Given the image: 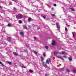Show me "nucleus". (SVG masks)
<instances>
[{"mask_svg": "<svg viewBox=\"0 0 76 76\" xmlns=\"http://www.w3.org/2000/svg\"><path fill=\"white\" fill-rule=\"evenodd\" d=\"M16 18L18 19H20L23 18V16L21 14H19L17 16Z\"/></svg>", "mask_w": 76, "mask_h": 76, "instance_id": "obj_1", "label": "nucleus"}, {"mask_svg": "<svg viewBox=\"0 0 76 76\" xmlns=\"http://www.w3.org/2000/svg\"><path fill=\"white\" fill-rule=\"evenodd\" d=\"M46 63H47L48 64H50V63H51V59L47 60L46 61Z\"/></svg>", "mask_w": 76, "mask_h": 76, "instance_id": "obj_2", "label": "nucleus"}, {"mask_svg": "<svg viewBox=\"0 0 76 76\" xmlns=\"http://www.w3.org/2000/svg\"><path fill=\"white\" fill-rule=\"evenodd\" d=\"M56 24L58 31H59V32H60V26H59L58 24L57 23H56Z\"/></svg>", "mask_w": 76, "mask_h": 76, "instance_id": "obj_3", "label": "nucleus"}, {"mask_svg": "<svg viewBox=\"0 0 76 76\" xmlns=\"http://www.w3.org/2000/svg\"><path fill=\"white\" fill-rule=\"evenodd\" d=\"M56 42L54 40H53L52 43V45H56Z\"/></svg>", "mask_w": 76, "mask_h": 76, "instance_id": "obj_4", "label": "nucleus"}, {"mask_svg": "<svg viewBox=\"0 0 76 76\" xmlns=\"http://www.w3.org/2000/svg\"><path fill=\"white\" fill-rule=\"evenodd\" d=\"M58 53H59L60 54H61V53H59L58 52H55L53 53V54H54V55H56L57 54H58Z\"/></svg>", "mask_w": 76, "mask_h": 76, "instance_id": "obj_5", "label": "nucleus"}, {"mask_svg": "<svg viewBox=\"0 0 76 76\" xmlns=\"http://www.w3.org/2000/svg\"><path fill=\"white\" fill-rule=\"evenodd\" d=\"M57 58H60V59H61V60H64V59H63V58L61 57V56H57Z\"/></svg>", "mask_w": 76, "mask_h": 76, "instance_id": "obj_6", "label": "nucleus"}, {"mask_svg": "<svg viewBox=\"0 0 76 76\" xmlns=\"http://www.w3.org/2000/svg\"><path fill=\"white\" fill-rule=\"evenodd\" d=\"M23 28H24V29H27V27H26V26L25 25H23Z\"/></svg>", "mask_w": 76, "mask_h": 76, "instance_id": "obj_7", "label": "nucleus"}, {"mask_svg": "<svg viewBox=\"0 0 76 76\" xmlns=\"http://www.w3.org/2000/svg\"><path fill=\"white\" fill-rule=\"evenodd\" d=\"M42 64L44 66H47V65L46 64V63H44V62H42Z\"/></svg>", "mask_w": 76, "mask_h": 76, "instance_id": "obj_8", "label": "nucleus"}, {"mask_svg": "<svg viewBox=\"0 0 76 76\" xmlns=\"http://www.w3.org/2000/svg\"><path fill=\"white\" fill-rule=\"evenodd\" d=\"M41 61H43L44 60V58L42 56H41Z\"/></svg>", "mask_w": 76, "mask_h": 76, "instance_id": "obj_9", "label": "nucleus"}, {"mask_svg": "<svg viewBox=\"0 0 76 76\" xmlns=\"http://www.w3.org/2000/svg\"><path fill=\"white\" fill-rule=\"evenodd\" d=\"M69 60L70 61H71L72 60V58L71 57H70L69 58Z\"/></svg>", "mask_w": 76, "mask_h": 76, "instance_id": "obj_10", "label": "nucleus"}, {"mask_svg": "<svg viewBox=\"0 0 76 76\" xmlns=\"http://www.w3.org/2000/svg\"><path fill=\"white\" fill-rule=\"evenodd\" d=\"M7 40L8 41H11V40H10V39L9 37L7 38Z\"/></svg>", "mask_w": 76, "mask_h": 76, "instance_id": "obj_11", "label": "nucleus"}, {"mask_svg": "<svg viewBox=\"0 0 76 76\" xmlns=\"http://www.w3.org/2000/svg\"><path fill=\"white\" fill-rule=\"evenodd\" d=\"M13 53L14 55H15L16 56H18V54L17 53H16L15 52Z\"/></svg>", "mask_w": 76, "mask_h": 76, "instance_id": "obj_12", "label": "nucleus"}, {"mask_svg": "<svg viewBox=\"0 0 76 76\" xmlns=\"http://www.w3.org/2000/svg\"><path fill=\"white\" fill-rule=\"evenodd\" d=\"M20 34L22 35V36H23L24 35L23 34V32H21L20 33Z\"/></svg>", "mask_w": 76, "mask_h": 76, "instance_id": "obj_13", "label": "nucleus"}, {"mask_svg": "<svg viewBox=\"0 0 76 76\" xmlns=\"http://www.w3.org/2000/svg\"><path fill=\"white\" fill-rule=\"evenodd\" d=\"M7 63H8V64H12V62H10L7 61Z\"/></svg>", "mask_w": 76, "mask_h": 76, "instance_id": "obj_14", "label": "nucleus"}, {"mask_svg": "<svg viewBox=\"0 0 76 76\" xmlns=\"http://www.w3.org/2000/svg\"><path fill=\"white\" fill-rule=\"evenodd\" d=\"M60 53L62 54H65V52H61V53L60 52Z\"/></svg>", "mask_w": 76, "mask_h": 76, "instance_id": "obj_15", "label": "nucleus"}, {"mask_svg": "<svg viewBox=\"0 0 76 76\" xmlns=\"http://www.w3.org/2000/svg\"><path fill=\"white\" fill-rule=\"evenodd\" d=\"M19 23H22V20H20L19 21Z\"/></svg>", "mask_w": 76, "mask_h": 76, "instance_id": "obj_16", "label": "nucleus"}, {"mask_svg": "<svg viewBox=\"0 0 76 76\" xmlns=\"http://www.w3.org/2000/svg\"><path fill=\"white\" fill-rule=\"evenodd\" d=\"M45 48H46V49H48V46H45Z\"/></svg>", "mask_w": 76, "mask_h": 76, "instance_id": "obj_17", "label": "nucleus"}, {"mask_svg": "<svg viewBox=\"0 0 76 76\" xmlns=\"http://www.w3.org/2000/svg\"><path fill=\"white\" fill-rule=\"evenodd\" d=\"M34 53L35 54H37V52L35 51H34Z\"/></svg>", "mask_w": 76, "mask_h": 76, "instance_id": "obj_18", "label": "nucleus"}, {"mask_svg": "<svg viewBox=\"0 0 76 76\" xmlns=\"http://www.w3.org/2000/svg\"><path fill=\"white\" fill-rule=\"evenodd\" d=\"M16 2V3H17V4H19V3H20V2H19L18 1H17Z\"/></svg>", "mask_w": 76, "mask_h": 76, "instance_id": "obj_19", "label": "nucleus"}, {"mask_svg": "<svg viewBox=\"0 0 76 76\" xmlns=\"http://www.w3.org/2000/svg\"><path fill=\"white\" fill-rule=\"evenodd\" d=\"M28 20L31 22V19L30 18H28Z\"/></svg>", "mask_w": 76, "mask_h": 76, "instance_id": "obj_20", "label": "nucleus"}, {"mask_svg": "<svg viewBox=\"0 0 76 76\" xmlns=\"http://www.w3.org/2000/svg\"><path fill=\"white\" fill-rule=\"evenodd\" d=\"M66 72H70V70H69V69H66Z\"/></svg>", "mask_w": 76, "mask_h": 76, "instance_id": "obj_21", "label": "nucleus"}, {"mask_svg": "<svg viewBox=\"0 0 76 76\" xmlns=\"http://www.w3.org/2000/svg\"><path fill=\"white\" fill-rule=\"evenodd\" d=\"M30 72H31V73H32V72H33V71L32 70H30Z\"/></svg>", "mask_w": 76, "mask_h": 76, "instance_id": "obj_22", "label": "nucleus"}, {"mask_svg": "<svg viewBox=\"0 0 76 76\" xmlns=\"http://www.w3.org/2000/svg\"><path fill=\"white\" fill-rule=\"evenodd\" d=\"M9 4H10V5H12V2L10 1L9 3Z\"/></svg>", "mask_w": 76, "mask_h": 76, "instance_id": "obj_23", "label": "nucleus"}, {"mask_svg": "<svg viewBox=\"0 0 76 76\" xmlns=\"http://www.w3.org/2000/svg\"><path fill=\"white\" fill-rule=\"evenodd\" d=\"M42 17L43 18H44V19H45L46 18L45 16H42Z\"/></svg>", "mask_w": 76, "mask_h": 76, "instance_id": "obj_24", "label": "nucleus"}, {"mask_svg": "<svg viewBox=\"0 0 76 76\" xmlns=\"http://www.w3.org/2000/svg\"><path fill=\"white\" fill-rule=\"evenodd\" d=\"M45 53H43V56H44V57H45Z\"/></svg>", "mask_w": 76, "mask_h": 76, "instance_id": "obj_25", "label": "nucleus"}, {"mask_svg": "<svg viewBox=\"0 0 76 76\" xmlns=\"http://www.w3.org/2000/svg\"><path fill=\"white\" fill-rule=\"evenodd\" d=\"M65 31H66L67 30V28L66 27L65 28Z\"/></svg>", "mask_w": 76, "mask_h": 76, "instance_id": "obj_26", "label": "nucleus"}, {"mask_svg": "<svg viewBox=\"0 0 76 76\" xmlns=\"http://www.w3.org/2000/svg\"><path fill=\"white\" fill-rule=\"evenodd\" d=\"M23 67V68H26V67H25V66L24 65H23L22 66Z\"/></svg>", "mask_w": 76, "mask_h": 76, "instance_id": "obj_27", "label": "nucleus"}, {"mask_svg": "<svg viewBox=\"0 0 76 76\" xmlns=\"http://www.w3.org/2000/svg\"><path fill=\"white\" fill-rule=\"evenodd\" d=\"M73 71L74 72H76V70L75 69H74L73 70Z\"/></svg>", "mask_w": 76, "mask_h": 76, "instance_id": "obj_28", "label": "nucleus"}, {"mask_svg": "<svg viewBox=\"0 0 76 76\" xmlns=\"http://www.w3.org/2000/svg\"><path fill=\"white\" fill-rule=\"evenodd\" d=\"M0 64H1V65H2V66H3V64H2V63H1V62L0 61Z\"/></svg>", "mask_w": 76, "mask_h": 76, "instance_id": "obj_29", "label": "nucleus"}, {"mask_svg": "<svg viewBox=\"0 0 76 76\" xmlns=\"http://www.w3.org/2000/svg\"><path fill=\"white\" fill-rule=\"evenodd\" d=\"M49 75H48V74H46L45 75V76H49Z\"/></svg>", "mask_w": 76, "mask_h": 76, "instance_id": "obj_30", "label": "nucleus"}, {"mask_svg": "<svg viewBox=\"0 0 76 76\" xmlns=\"http://www.w3.org/2000/svg\"><path fill=\"white\" fill-rule=\"evenodd\" d=\"M72 34H73V37H74V36H75V34H74V33H73V32H72Z\"/></svg>", "mask_w": 76, "mask_h": 76, "instance_id": "obj_31", "label": "nucleus"}, {"mask_svg": "<svg viewBox=\"0 0 76 76\" xmlns=\"http://www.w3.org/2000/svg\"><path fill=\"white\" fill-rule=\"evenodd\" d=\"M14 10H16V8L15 7H14Z\"/></svg>", "mask_w": 76, "mask_h": 76, "instance_id": "obj_32", "label": "nucleus"}, {"mask_svg": "<svg viewBox=\"0 0 76 76\" xmlns=\"http://www.w3.org/2000/svg\"><path fill=\"white\" fill-rule=\"evenodd\" d=\"M71 10L72 11H74V10L72 9V8H71Z\"/></svg>", "mask_w": 76, "mask_h": 76, "instance_id": "obj_33", "label": "nucleus"}, {"mask_svg": "<svg viewBox=\"0 0 76 76\" xmlns=\"http://www.w3.org/2000/svg\"><path fill=\"white\" fill-rule=\"evenodd\" d=\"M63 57H65V58H67V57H66V56H64Z\"/></svg>", "mask_w": 76, "mask_h": 76, "instance_id": "obj_34", "label": "nucleus"}, {"mask_svg": "<svg viewBox=\"0 0 76 76\" xmlns=\"http://www.w3.org/2000/svg\"><path fill=\"white\" fill-rule=\"evenodd\" d=\"M8 26H10V24H9L8 25Z\"/></svg>", "mask_w": 76, "mask_h": 76, "instance_id": "obj_35", "label": "nucleus"}, {"mask_svg": "<svg viewBox=\"0 0 76 76\" xmlns=\"http://www.w3.org/2000/svg\"><path fill=\"white\" fill-rule=\"evenodd\" d=\"M36 38H36V37H34V39H36Z\"/></svg>", "mask_w": 76, "mask_h": 76, "instance_id": "obj_36", "label": "nucleus"}, {"mask_svg": "<svg viewBox=\"0 0 76 76\" xmlns=\"http://www.w3.org/2000/svg\"><path fill=\"white\" fill-rule=\"evenodd\" d=\"M52 16H54V15L52 14L51 15Z\"/></svg>", "mask_w": 76, "mask_h": 76, "instance_id": "obj_37", "label": "nucleus"}, {"mask_svg": "<svg viewBox=\"0 0 76 76\" xmlns=\"http://www.w3.org/2000/svg\"><path fill=\"white\" fill-rule=\"evenodd\" d=\"M54 6H55V7L56 6V4H54Z\"/></svg>", "mask_w": 76, "mask_h": 76, "instance_id": "obj_38", "label": "nucleus"}, {"mask_svg": "<svg viewBox=\"0 0 76 76\" xmlns=\"http://www.w3.org/2000/svg\"><path fill=\"white\" fill-rule=\"evenodd\" d=\"M28 26L29 28H31V26Z\"/></svg>", "mask_w": 76, "mask_h": 76, "instance_id": "obj_39", "label": "nucleus"}, {"mask_svg": "<svg viewBox=\"0 0 76 76\" xmlns=\"http://www.w3.org/2000/svg\"><path fill=\"white\" fill-rule=\"evenodd\" d=\"M26 47H29V45H26Z\"/></svg>", "mask_w": 76, "mask_h": 76, "instance_id": "obj_40", "label": "nucleus"}, {"mask_svg": "<svg viewBox=\"0 0 76 76\" xmlns=\"http://www.w3.org/2000/svg\"><path fill=\"white\" fill-rule=\"evenodd\" d=\"M12 1H15V0H12Z\"/></svg>", "mask_w": 76, "mask_h": 76, "instance_id": "obj_41", "label": "nucleus"}, {"mask_svg": "<svg viewBox=\"0 0 76 76\" xmlns=\"http://www.w3.org/2000/svg\"><path fill=\"white\" fill-rule=\"evenodd\" d=\"M67 27H69V26L68 25H67Z\"/></svg>", "mask_w": 76, "mask_h": 76, "instance_id": "obj_42", "label": "nucleus"}, {"mask_svg": "<svg viewBox=\"0 0 76 76\" xmlns=\"http://www.w3.org/2000/svg\"><path fill=\"white\" fill-rule=\"evenodd\" d=\"M0 25H1V26H2V25H3L1 24V23L0 24Z\"/></svg>", "mask_w": 76, "mask_h": 76, "instance_id": "obj_43", "label": "nucleus"}, {"mask_svg": "<svg viewBox=\"0 0 76 76\" xmlns=\"http://www.w3.org/2000/svg\"><path fill=\"white\" fill-rule=\"evenodd\" d=\"M3 33H4V32H5V31H3Z\"/></svg>", "mask_w": 76, "mask_h": 76, "instance_id": "obj_44", "label": "nucleus"}, {"mask_svg": "<svg viewBox=\"0 0 76 76\" xmlns=\"http://www.w3.org/2000/svg\"><path fill=\"white\" fill-rule=\"evenodd\" d=\"M0 8H1V7L0 5Z\"/></svg>", "mask_w": 76, "mask_h": 76, "instance_id": "obj_45", "label": "nucleus"}, {"mask_svg": "<svg viewBox=\"0 0 76 76\" xmlns=\"http://www.w3.org/2000/svg\"><path fill=\"white\" fill-rule=\"evenodd\" d=\"M2 3H4V1H2Z\"/></svg>", "mask_w": 76, "mask_h": 76, "instance_id": "obj_46", "label": "nucleus"}, {"mask_svg": "<svg viewBox=\"0 0 76 76\" xmlns=\"http://www.w3.org/2000/svg\"><path fill=\"white\" fill-rule=\"evenodd\" d=\"M63 69V68H61V69Z\"/></svg>", "mask_w": 76, "mask_h": 76, "instance_id": "obj_47", "label": "nucleus"}]
</instances>
